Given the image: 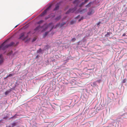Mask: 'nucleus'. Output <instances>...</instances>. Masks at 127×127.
<instances>
[{"label": "nucleus", "mask_w": 127, "mask_h": 127, "mask_svg": "<svg viewBox=\"0 0 127 127\" xmlns=\"http://www.w3.org/2000/svg\"><path fill=\"white\" fill-rule=\"evenodd\" d=\"M126 115H127V113H124L123 114H120L118 116V117L119 119L117 121L118 122H123V118H127V116H126Z\"/></svg>", "instance_id": "nucleus-1"}, {"label": "nucleus", "mask_w": 127, "mask_h": 127, "mask_svg": "<svg viewBox=\"0 0 127 127\" xmlns=\"http://www.w3.org/2000/svg\"><path fill=\"white\" fill-rule=\"evenodd\" d=\"M53 23L52 22H51L48 24L47 23H46V25H45L44 28L41 31V32H45L50 27L51 25H53Z\"/></svg>", "instance_id": "nucleus-2"}, {"label": "nucleus", "mask_w": 127, "mask_h": 127, "mask_svg": "<svg viewBox=\"0 0 127 127\" xmlns=\"http://www.w3.org/2000/svg\"><path fill=\"white\" fill-rule=\"evenodd\" d=\"M76 10V7L74 8H69L68 10L65 12L66 14H68L70 13L71 12L73 13Z\"/></svg>", "instance_id": "nucleus-3"}, {"label": "nucleus", "mask_w": 127, "mask_h": 127, "mask_svg": "<svg viewBox=\"0 0 127 127\" xmlns=\"http://www.w3.org/2000/svg\"><path fill=\"white\" fill-rule=\"evenodd\" d=\"M65 84L72 86L76 84V81L74 80H73L71 81H68L67 82L65 83Z\"/></svg>", "instance_id": "nucleus-4"}, {"label": "nucleus", "mask_w": 127, "mask_h": 127, "mask_svg": "<svg viewBox=\"0 0 127 127\" xmlns=\"http://www.w3.org/2000/svg\"><path fill=\"white\" fill-rule=\"evenodd\" d=\"M1 45L2 48V50L3 51H4L8 48L7 44H5L4 42H3Z\"/></svg>", "instance_id": "nucleus-5"}, {"label": "nucleus", "mask_w": 127, "mask_h": 127, "mask_svg": "<svg viewBox=\"0 0 127 127\" xmlns=\"http://www.w3.org/2000/svg\"><path fill=\"white\" fill-rule=\"evenodd\" d=\"M4 59L2 54H0V65H1L4 62Z\"/></svg>", "instance_id": "nucleus-6"}, {"label": "nucleus", "mask_w": 127, "mask_h": 127, "mask_svg": "<svg viewBox=\"0 0 127 127\" xmlns=\"http://www.w3.org/2000/svg\"><path fill=\"white\" fill-rule=\"evenodd\" d=\"M94 10L93 9L90 8L89 9V12L87 13V14L88 15L90 16L93 14L94 13Z\"/></svg>", "instance_id": "nucleus-7"}, {"label": "nucleus", "mask_w": 127, "mask_h": 127, "mask_svg": "<svg viewBox=\"0 0 127 127\" xmlns=\"http://www.w3.org/2000/svg\"><path fill=\"white\" fill-rule=\"evenodd\" d=\"M73 58L71 57L70 55L68 56L66 58V59L64 60L65 63H66L68 62L69 60H72L73 59Z\"/></svg>", "instance_id": "nucleus-8"}, {"label": "nucleus", "mask_w": 127, "mask_h": 127, "mask_svg": "<svg viewBox=\"0 0 127 127\" xmlns=\"http://www.w3.org/2000/svg\"><path fill=\"white\" fill-rule=\"evenodd\" d=\"M25 34V32H23L21 33L20 34L19 37L18 38V39L22 40L23 38L24 37Z\"/></svg>", "instance_id": "nucleus-9"}, {"label": "nucleus", "mask_w": 127, "mask_h": 127, "mask_svg": "<svg viewBox=\"0 0 127 127\" xmlns=\"http://www.w3.org/2000/svg\"><path fill=\"white\" fill-rule=\"evenodd\" d=\"M40 27L39 25H38V26H36L35 29H34L33 30L35 32L33 33V34L34 33L36 32H40Z\"/></svg>", "instance_id": "nucleus-10"}, {"label": "nucleus", "mask_w": 127, "mask_h": 127, "mask_svg": "<svg viewBox=\"0 0 127 127\" xmlns=\"http://www.w3.org/2000/svg\"><path fill=\"white\" fill-rule=\"evenodd\" d=\"M59 7L60 6L59 5H58L56 4L55 5V8L53 10V11H56L58 10L59 9Z\"/></svg>", "instance_id": "nucleus-11"}, {"label": "nucleus", "mask_w": 127, "mask_h": 127, "mask_svg": "<svg viewBox=\"0 0 127 127\" xmlns=\"http://www.w3.org/2000/svg\"><path fill=\"white\" fill-rule=\"evenodd\" d=\"M91 86L94 87H96L98 88V86L96 83L95 81L92 84H91Z\"/></svg>", "instance_id": "nucleus-12"}, {"label": "nucleus", "mask_w": 127, "mask_h": 127, "mask_svg": "<svg viewBox=\"0 0 127 127\" xmlns=\"http://www.w3.org/2000/svg\"><path fill=\"white\" fill-rule=\"evenodd\" d=\"M15 44L14 42L12 41L9 44H7V45L8 47V48L11 47H12L13 46H14V45Z\"/></svg>", "instance_id": "nucleus-13"}, {"label": "nucleus", "mask_w": 127, "mask_h": 127, "mask_svg": "<svg viewBox=\"0 0 127 127\" xmlns=\"http://www.w3.org/2000/svg\"><path fill=\"white\" fill-rule=\"evenodd\" d=\"M62 16L61 15H59L56 17L54 19L56 21H59L61 18Z\"/></svg>", "instance_id": "nucleus-14"}, {"label": "nucleus", "mask_w": 127, "mask_h": 127, "mask_svg": "<svg viewBox=\"0 0 127 127\" xmlns=\"http://www.w3.org/2000/svg\"><path fill=\"white\" fill-rule=\"evenodd\" d=\"M19 116V115H18L17 114H15L14 116L10 118L9 119L10 120L11 119H15L16 118H17V116Z\"/></svg>", "instance_id": "nucleus-15"}, {"label": "nucleus", "mask_w": 127, "mask_h": 127, "mask_svg": "<svg viewBox=\"0 0 127 127\" xmlns=\"http://www.w3.org/2000/svg\"><path fill=\"white\" fill-rule=\"evenodd\" d=\"M47 11L45 10L41 14V16H44L46 15L47 14Z\"/></svg>", "instance_id": "nucleus-16"}, {"label": "nucleus", "mask_w": 127, "mask_h": 127, "mask_svg": "<svg viewBox=\"0 0 127 127\" xmlns=\"http://www.w3.org/2000/svg\"><path fill=\"white\" fill-rule=\"evenodd\" d=\"M9 114H7V115L3 118V119L5 120H7L8 119L9 120V119L10 118H9Z\"/></svg>", "instance_id": "nucleus-17"}, {"label": "nucleus", "mask_w": 127, "mask_h": 127, "mask_svg": "<svg viewBox=\"0 0 127 127\" xmlns=\"http://www.w3.org/2000/svg\"><path fill=\"white\" fill-rule=\"evenodd\" d=\"M44 22V21L43 20H41L37 22H36V24H38L39 25H40V24L43 23Z\"/></svg>", "instance_id": "nucleus-18"}, {"label": "nucleus", "mask_w": 127, "mask_h": 127, "mask_svg": "<svg viewBox=\"0 0 127 127\" xmlns=\"http://www.w3.org/2000/svg\"><path fill=\"white\" fill-rule=\"evenodd\" d=\"M98 86L99 85L100 83L102 82V80L101 79L95 81Z\"/></svg>", "instance_id": "nucleus-19"}, {"label": "nucleus", "mask_w": 127, "mask_h": 127, "mask_svg": "<svg viewBox=\"0 0 127 127\" xmlns=\"http://www.w3.org/2000/svg\"><path fill=\"white\" fill-rule=\"evenodd\" d=\"M19 84L17 82H16L15 83V84L14 85V86L13 87H12V90H15V88L17 86H18V85Z\"/></svg>", "instance_id": "nucleus-20"}, {"label": "nucleus", "mask_w": 127, "mask_h": 127, "mask_svg": "<svg viewBox=\"0 0 127 127\" xmlns=\"http://www.w3.org/2000/svg\"><path fill=\"white\" fill-rule=\"evenodd\" d=\"M111 32H107V34L105 35V36L106 37H109L110 34H112Z\"/></svg>", "instance_id": "nucleus-21"}, {"label": "nucleus", "mask_w": 127, "mask_h": 127, "mask_svg": "<svg viewBox=\"0 0 127 127\" xmlns=\"http://www.w3.org/2000/svg\"><path fill=\"white\" fill-rule=\"evenodd\" d=\"M93 3L92 2H90L89 3H88L86 5V7H89L91 6V4H92Z\"/></svg>", "instance_id": "nucleus-22"}, {"label": "nucleus", "mask_w": 127, "mask_h": 127, "mask_svg": "<svg viewBox=\"0 0 127 127\" xmlns=\"http://www.w3.org/2000/svg\"><path fill=\"white\" fill-rule=\"evenodd\" d=\"M66 22H62L61 24H60V28H61L64 25L66 24Z\"/></svg>", "instance_id": "nucleus-23"}, {"label": "nucleus", "mask_w": 127, "mask_h": 127, "mask_svg": "<svg viewBox=\"0 0 127 127\" xmlns=\"http://www.w3.org/2000/svg\"><path fill=\"white\" fill-rule=\"evenodd\" d=\"M42 50L41 48H40L37 51V53H40L42 52Z\"/></svg>", "instance_id": "nucleus-24"}, {"label": "nucleus", "mask_w": 127, "mask_h": 127, "mask_svg": "<svg viewBox=\"0 0 127 127\" xmlns=\"http://www.w3.org/2000/svg\"><path fill=\"white\" fill-rule=\"evenodd\" d=\"M79 1H77V0H75L73 1V3L74 4H78L79 3Z\"/></svg>", "instance_id": "nucleus-25"}, {"label": "nucleus", "mask_w": 127, "mask_h": 127, "mask_svg": "<svg viewBox=\"0 0 127 127\" xmlns=\"http://www.w3.org/2000/svg\"><path fill=\"white\" fill-rule=\"evenodd\" d=\"M46 25V23H44L43 24V25L42 26H41L40 25H39L40 27V29H43V28H44V27L45 25Z\"/></svg>", "instance_id": "nucleus-26"}, {"label": "nucleus", "mask_w": 127, "mask_h": 127, "mask_svg": "<svg viewBox=\"0 0 127 127\" xmlns=\"http://www.w3.org/2000/svg\"><path fill=\"white\" fill-rule=\"evenodd\" d=\"M28 37L29 36L28 35H27L26 36H24V37H23V39H22V40L24 41L26 39L28 38Z\"/></svg>", "instance_id": "nucleus-27"}, {"label": "nucleus", "mask_w": 127, "mask_h": 127, "mask_svg": "<svg viewBox=\"0 0 127 127\" xmlns=\"http://www.w3.org/2000/svg\"><path fill=\"white\" fill-rule=\"evenodd\" d=\"M31 38H29L27 39L25 41V43H28L30 41Z\"/></svg>", "instance_id": "nucleus-28"}, {"label": "nucleus", "mask_w": 127, "mask_h": 127, "mask_svg": "<svg viewBox=\"0 0 127 127\" xmlns=\"http://www.w3.org/2000/svg\"><path fill=\"white\" fill-rule=\"evenodd\" d=\"M49 32L47 31L45 32L44 34V37H45L48 34V33Z\"/></svg>", "instance_id": "nucleus-29"}, {"label": "nucleus", "mask_w": 127, "mask_h": 127, "mask_svg": "<svg viewBox=\"0 0 127 127\" xmlns=\"http://www.w3.org/2000/svg\"><path fill=\"white\" fill-rule=\"evenodd\" d=\"M127 80L126 79H124L121 82V83L122 84H123L125 83L126 82V81Z\"/></svg>", "instance_id": "nucleus-30"}, {"label": "nucleus", "mask_w": 127, "mask_h": 127, "mask_svg": "<svg viewBox=\"0 0 127 127\" xmlns=\"http://www.w3.org/2000/svg\"><path fill=\"white\" fill-rule=\"evenodd\" d=\"M63 1L62 0L60 1L59 2H58L57 3V4L58 5H59L60 6L61 3H63Z\"/></svg>", "instance_id": "nucleus-31"}, {"label": "nucleus", "mask_w": 127, "mask_h": 127, "mask_svg": "<svg viewBox=\"0 0 127 127\" xmlns=\"http://www.w3.org/2000/svg\"><path fill=\"white\" fill-rule=\"evenodd\" d=\"M17 123L16 122H14L11 124L12 127H13L15 126L16 125Z\"/></svg>", "instance_id": "nucleus-32"}, {"label": "nucleus", "mask_w": 127, "mask_h": 127, "mask_svg": "<svg viewBox=\"0 0 127 127\" xmlns=\"http://www.w3.org/2000/svg\"><path fill=\"white\" fill-rule=\"evenodd\" d=\"M45 49L48 50L50 48V46L48 45H46L44 47Z\"/></svg>", "instance_id": "nucleus-33"}, {"label": "nucleus", "mask_w": 127, "mask_h": 127, "mask_svg": "<svg viewBox=\"0 0 127 127\" xmlns=\"http://www.w3.org/2000/svg\"><path fill=\"white\" fill-rule=\"evenodd\" d=\"M14 74H9L8 75H7V76L5 77V78H7L8 77H11Z\"/></svg>", "instance_id": "nucleus-34"}, {"label": "nucleus", "mask_w": 127, "mask_h": 127, "mask_svg": "<svg viewBox=\"0 0 127 127\" xmlns=\"http://www.w3.org/2000/svg\"><path fill=\"white\" fill-rule=\"evenodd\" d=\"M84 19V17L83 16L81 17L80 19H79L78 20V21L80 22L81 20H83Z\"/></svg>", "instance_id": "nucleus-35"}, {"label": "nucleus", "mask_w": 127, "mask_h": 127, "mask_svg": "<svg viewBox=\"0 0 127 127\" xmlns=\"http://www.w3.org/2000/svg\"><path fill=\"white\" fill-rule=\"evenodd\" d=\"M9 92L8 91V90L6 91L5 93V95H7L9 93Z\"/></svg>", "instance_id": "nucleus-36"}, {"label": "nucleus", "mask_w": 127, "mask_h": 127, "mask_svg": "<svg viewBox=\"0 0 127 127\" xmlns=\"http://www.w3.org/2000/svg\"><path fill=\"white\" fill-rule=\"evenodd\" d=\"M19 42H18V41L17 42H16V43H15V44L14 45V46H17L18 45V44H19Z\"/></svg>", "instance_id": "nucleus-37"}, {"label": "nucleus", "mask_w": 127, "mask_h": 127, "mask_svg": "<svg viewBox=\"0 0 127 127\" xmlns=\"http://www.w3.org/2000/svg\"><path fill=\"white\" fill-rule=\"evenodd\" d=\"M75 22L73 20H71L70 22V24L72 25Z\"/></svg>", "instance_id": "nucleus-38"}, {"label": "nucleus", "mask_w": 127, "mask_h": 127, "mask_svg": "<svg viewBox=\"0 0 127 127\" xmlns=\"http://www.w3.org/2000/svg\"><path fill=\"white\" fill-rule=\"evenodd\" d=\"M76 40V38H72L71 39V41H72L73 42H74Z\"/></svg>", "instance_id": "nucleus-39"}, {"label": "nucleus", "mask_w": 127, "mask_h": 127, "mask_svg": "<svg viewBox=\"0 0 127 127\" xmlns=\"http://www.w3.org/2000/svg\"><path fill=\"white\" fill-rule=\"evenodd\" d=\"M60 23H59L57 24L56 25V26H57V27H59V26H60Z\"/></svg>", "instance_id": "nucleus-40"}, {"label": "nucleus", "mask_w": 127, "mask_h": 127, "mask_svg": "<svg viewBox=\"0 0 127 127\" xmlns=\"http://www.w3.org/2000/svg\"><path fill=\"white\" fill-rule=\"evenodd\" d=\"M85 3V2H84V1L82 2H81V4H80V6H81L83 5H84Z\"/></svg>", "instance_id": "nucleus-41"}, {"label": "nucleus", "mask_w": 127, "mask_h": 127, "mask_svg": "<svg viewBox=\"0 0 127 127\" xmlns=\"http://www.w3.org/2000/svg\"><path fill=\"white\" fill-rule=\"evenodd\" d=\"M36 39L35 38H33L32 41V42H34V41H35L36 40Z\"/></svg>", "instance_id": "nucleus-42"}, {"label": "nucleus", "mask_w": 127, "mask_h": 127, "mask_svg": "<svg viewBox=\"0 0 127 127\" xmlns=\"http://www.w3.org/2000/svg\"><path fill=\"white\" fill-rule=\"evenodd\" d=\"M49 18H50V17L49 16V15L48 16H46L45 17V19L46 20H47Z\"/></svg>", "instance_id": "nucleus-43"}, {"label": "nucleus", "mask_w": 127, "mask_h": 127, "mask_svg": "<svg viewBox=\"0 0 127 127\" xmlns=\"http://www.w3.org/2000/svg\"><path fill=\"white\" fill-rule=\"evenodd\" d=\"M31 33V31H29V32H28L27 33V35H28L29 36V35Z\"/></svg>", "instance_id": "nucleus-44"}, {"label": "nucleus", "mask_w": 127, "mask_h": 127, "mask_svg": "<svg viewBox=\"0 0 127 127\" xmlns=\"http://www.w3.org/2000/svg\"><path fill=\"white\" fill-rule=\"evenodd\" d=\"M69 7V6L68 5L65 8V9L66 10L68 9Z\"/></svg>", "instance_id": "nucleus-45"}, {"label": "nucleus", "mask_w": 127, "mask_h": 127, "mask_svg": "<svg viewBox=\"0 0 127 127\" xmlns=\"http://www.w3.org/2000/svg\"><path fill=\"white\" fill-rule=\"evenodd\" d=\"M80 17V15H79L76 17V19H78Z\"/></svg>", "instance_id": "nucleus-46"}, {"label": "nucleus", "mask_w": 127, "mask_h": 127, "mask_svg": "<svg viewBox=\"0 0 127 127\" xmlns=\"http://www.w3.org/2000/svg\"><path fill=\"white\" fill-rule=\"evenodd\" d=\"M81 41H78V45H81V44H80V43H81Z\"/></svg>", "instance_id": "nucleus-47"}, {"label": "nucleus", "mask_w": 127, "mask_h": 127, "mask_svg": "<svg viewBox=\"0 0 127 127\" xmlns=\"http://www.w3.org/2000/svg\"><path fill=\"white\" fill-rule=\"evenodd\" d=\"M101 23V22H99L97 23V26H98Z\"/></svg>", "instance_id": "nucleus-48"}, {"label": "nucleus", "mask_w": 127, "mask_h": 127, "mask_svg": "<svg viewBox=\"0 0 127 127\" xmlns=\"http://www.w3.org/2000/svg\"><path fill=\"white\" fill-rule=\"evenodd\" d=\"M12 90V88H11L10 89H9L8 91L9 92V93L12 90Z\"/></svg>", "instance_id": "nucleus-49"}, {"label": "nucleus", "mask_w": 127, "mask_h": 127, "mask_svg": "<svg viewBox=\"0 0 127 127\" xmlns=\"http://www.w3.org/2000/svg\"><path fill=\"white\" fill-rule=\"evenodd\" d=\"M54 25H53L52 26H51V28L53 29V28H54Z\"/></svg>", "instance_id": "nucleus-50"}, {"label": "nucleus", "mask_w": 127, "mask_h": 127, "mask_svg": "<svg viewBox=\"0 0 127 127\" xmlns=\"http://www.w3.org/2000/svg\"><path fill=\"white\" fill-rule=\"evenodd\" d=\"M112 120L113 121L112 122V123H115L116 121V120Z\"/></svg>", "instance_id": "nucleus-51"}, {"label": "nucleus", "mask_w": 127, "mask_h": 127, "mask_svg": "<svg viewBox=\"0 0 127 127\" xmlns=\"http://www.w3.org/2000/svg\"><path fill=\"white\" fill-rule=\"evenodd\" d=\"M94 68H93L92 69H89V70H93H93H94Z\"/></svg>", "instance_id": "nucleus-52"}, {"label": "nucleus", "mask_w": 127, "mask_h": 127, "mask_svg": "<svg viewBox=\"0 0 127 127\" xmlns=\"http://www.w3.org/2000/svg\"><path fill=\"white\" fill-rule=\"evenodd\" d=\"M88 0H85L84 2L86 3L87 1H88Z\"/></svg>", "instance_id": "nucleus-53"}, {"label": "nucleus", "mask_w": 127, "mask_h": 127, "mask_svg": "<svg viewBox=\"0 0 127 127\" xmlns=\"http://www.w3.org/2000/svg\"><path fill=\"white\" fill-rule=\"evenodd\" d=\"M84 10V9H83L82 10H81L80 11V12H82L83 11V10Z\"/></svg>", "instance_id": "nucleus-54"}, {"label": "nucleus", "mask_w": 127, "mask_h": 127, "mask_svg": "<svg viewBox=\"0 0 127 127\" xmlns=\"http://www.w3.org/2000/svg\"><path fill=\"white\" fill-rule=\"evenodd\" d=\"M55 17V15H54L52 16V18H53L54 17Z\"/></svg>", "instance_id": "nucleus-55"}, {"label": "nucleus", "mask_w": 127, "mask_h": 127, "mask_svg": "<svg viewBox=\"0 0 127 127\" xmlns=\"http://www.w3.org/2000/svg\"><path fill=\"white\" fill-rule=\"evenodd\" d=\"M57 28V26H56V25H55V26L54 28V29H56Z\"/></svg>", "instance_id": "nucleus-56"}, {"label": "nucleus", "mask_w": 127, "mask_h": 127, "mask_svg": "<svg viewBox=\"0 0 127 127\" xmlns=\"http://www.w3.org/2000/svg\"><path fill=\"white\" fill-rule=\"evenodd\" d=\"M2 50V48L1 45L0 46V51Z\"/></svg>", "instance_id": "nucleus-57"}, {"label": "nucleus", "mask_w": 127, "mask_h": 127, "mask_svg": "<svg viewBox=\"0 0 127 127\" xmlns=\"http://www.w3.org/2000/svg\"><path fill=\"white\" fill-rule=\"evenodd\" d=\"M126 35V34L125 33H124L123 35V36H125Z\"/></svg>", "instance_id": "nucleus-58"}, {"label": "nucleus", "mask_w": 127, "mask_h": 127, "mask_svg": "<svg viewBox=\"0 0 127 127\" xmlns=\"http://www.w3.org/2000/svg\"><path fill=\"white\" fill-rule=\"evenodd\" d=\"M52 29L51 28L50 29V30L48 32H51V31H52Z\"/></svg>", "instance_id": "nucleus-59"}, {"label": "nucleus", "mask_w": 127, "mask_h": 127, "mask_svg": "<svg viewBox=\"0 0 127 127\" xmlns=\"http://www.w3.org/2000/svg\"><path fill=\"white\" fill-rule=\"evenodd\" d=\"M19 24H18L16 26H15V28H16V27H17V26L18 25H19Z\"/></svg>", "instance_id": "nucleus-60"}, {"label": "nucleus", "mask_w": 127, "mask_h": 127, "mask_svg": "<svg viewBox=\"0 0 127 127\" xmlns=\"http://www.w3.org/2000/svg\"><path fill=\"white\" fill-rule=\"evenodd\" d=\"M38 57H39L38 56V55H37L36 56V58H38Z\"/></svg>", "instance_id": "nucleus-61"}, {"label": "nucleus", "mask_w": 127, "mask_h": 127, "mask_svg": "<svg viewBox=\"0 0 127 127\" xmlns=\"http://www.w3.org/2000/svg\"><path fill=\"white\" fill-rule=\"evenodd\" d=\"M96 110H100V109H98V108H97L96 109Z\"/></svg>", "instance_id": "nucleus-62"}, {"label": "nucleus", "mask_w": 127, "mask_h": 127, "mask_svg": "<svg viewBox=\"0 0 127 127\" xmlns=\"http://www.w3.org/2000/svg\"><path fill=\"white\" fill-rule=\"evenodd\" d=\"M6 52V51H5L4 52V54Z\"/></svg>", "instance_id": "nucleus-63"}, {"label": "nucleus", "mask_w": 127, "mask_h": 127, "mask_svg": "<svg viewBox=\"0 0 127 127\" xmlns=\"http://www.w3.org/2000/svg\"><path fill=\"white\" fill-rule=\"evenodd\" d=\"M91 113V111H90L89 112V114H90Z\"/></svg>", "instance_id": "nucleus-64"}]
</instances>
